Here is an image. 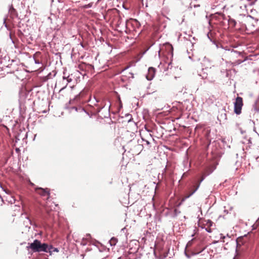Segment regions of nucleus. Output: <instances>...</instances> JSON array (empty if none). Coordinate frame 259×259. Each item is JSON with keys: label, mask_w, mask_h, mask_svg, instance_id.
Returning <instances> with one entry per match:
<instances>
[{"label": "nucleus", "mask_w": 259, "mask_h": 259, "mask_svg": "<svg viewBox=\"0 0 259 259\" xmlns=\"http://www.w3.org/2000/svg\"><path fill=\"white\" fill-rule=\"evenodd\" d=\"M27 248L28 249H31L33 252L44 251L49 252L50 254L52 253V251L51 250L53 248L52 246H49L46 243H41L40 241L37 239L34 240L32 243L29 244V246Z\"/></svg>", "instance_id": "f257e3e1"}, {"label": "nucleus", "mask_w": 259, "mask_h": 259, "mask_svg": "<svg viewBox=\"0 0 259 259\" xmlns=\"http://www.w3.org/2000/svg\"><path fill=\"white\" fill-rule=\"evenodd\" d=\"M242 106V98L240 97H237L234 103V112L236 114H240L241 113Z\"/></svg>", "instance_id": "f03ea898"}, {"label": "nucleus", "mask_w": 259, "mask_h": 259, "mask_svg": "<svg viewBox=\"0 0 259 259\" xmlns=\"http://www.w3.org/2000/svg\"><path fill=\"white\" fill-rule=\"evenodd\" d=\"M213 223L209 220H204L202 222V228H205V230L208 232L210 233L212 232L211 227L213 226Z\"/></svg>", "instance_id": "7ed1b4c3"}, {"label": "nucleus", "mask_w": 259, "mask_h": 259, "mask_svg": "<svg viewBox=\"0 0 259 259\" xmlns=\"http://www.w3.org/2000/svg\"><path fill=\"white\" fill-rule=\"evenodd\" d=\"M155 68H154L153 67H150L148 69V73L146 75V78L148 80H152L155 75Z\"/></svg>", "instance_id": "20e7f679"}, {"label": "nucleus", "mask_w": 259, "mask_h": 259, "mask_svg": "<svg viewBox=\"0 0 259 259\" xmlns=\"http://www.w3.org/2000/svg\"><path fill=\"white\" fill-rule=\"evenodd\" d=\"M36 191L37 193L42 196H49L50 194L49 191L47 188L44 189L41 188H37L36 189Z\"/></svg>", "instance_id": "39448f33"}, {"label": "nucleus", "mask_w": 259, "mask_h": 259, "mask_svg": "<svg viewBox=\"0 0 259 259\" xmlns=\"http://www.w3.org/2000/svg\"><path fill=\"white\" fill-rule=\"evenodd\" d=\"M236 22L235 20L231 19L230 18L228 19V25H229V27L231 28H233L235 26Z\"/></svg>", "instance_id": "423d86ee"}, {"label": "nucleus", "mask_w": 259, "mask_h": 259, "mask_svg": "<svg viewBox=\"0 0 259 259\" xmlns=\"http://www.w3.org/2000/svg\"><path fill=\"white\" fill-rule=\"evenodd\" d=\"M116 242H117V240L116 238H111V240H110V243L111 245H115Z\"/></svg>", "instance_id": "0eeeda50"}, {"label": "nucleus", "mask_w": 259, "mask_h": 259, "mask_svg": "<svg viewBox=\"0 0 259 259\" xmlns=\"http://www.w3.org/2000/svg\"><path fill=\"white\" fill-rule=\"evenodd\" d=\"M63 79H66L67 82H70L72 81V79L69 78V77H66L64 76Z\"/></svg>", "instance_id": "6e6552de"}, {"label": "nucleus", "mask_w": 259, "mask_h": 259, "mask_svg": "<svg viewBox=\"0 0 259 259\" xmlns=\"http://www.w3.org/2000/svg\"><path fill=\"white\" fill-rule=\"evenodd\" d=\"M198 187L194 190L191 193H190L189 195H188L187 196H186V198H189L190 196H191L193 194H194L195 193V192L197 190Z\"/></svg>", "instance_id": "1a4fd4ad"}, {"label": "nucleus", "mask_w": 259, "mask_h": 259, "mask_svg": "<svg viewBox=\"0 0 259 259\" xmlns=\"http://www.w3.org/2000/svg\"><path fill=\"white\" fill-rule=\"evenodd\" d=\"M51 250L52 251V252H54V251H55V252H58L59 251V250H58V248H54L53 247V248L51 249Z\"/></svg>", "instance_id": "9d476101"}, {"label": "nucleus", "mask_w": 259, "mask_h": 259, "mask_svg": "<svg viewBox=\"0 0 259 259\" xmlns=\"http://www.w3.org/2000/svg\"><path fill=\"white\" fill-rule=\"evenodd\" d=\"M192 240H191V241H189L188 242V243H187V246H188V245H190L191 244V243H192Z\"/></svg>", "instance_id": "9b49d317"}, {"label": "nucleus", "mask_w": 259, "mask_h": 259, "mask_svg": "<svg viewBox=\"0 0 259 259\" xmlns=\"http://www.w3.org/2000/svg\"><path fill=\"white\" fill-rule=\"evenodd\" d=\"M134 21L135 23H138V21L136 20H135Z\"/></svg>", "instance_id": "f8f14e48"}]
</instances>
